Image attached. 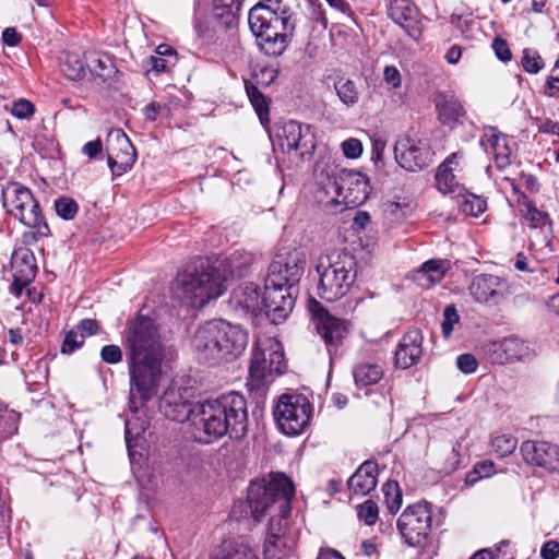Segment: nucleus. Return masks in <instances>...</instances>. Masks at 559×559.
<instances>
[{"label":"nucleus","instance_id":"obj_1","mask_svg":"<svg viewBox=\"0 0 559 559\" xmlns=\"http://www.w3.org/2000/svg\"><path fill=\"white\" fill-rule=\"evenodd\" d=\"M126 341L130 369L129 408L136 413L156 394L162 373L163 346L154 320L143 314L129 322Z\"/></svg>","mask_w":559,"mask_h":559},{"label":"nucleus","instance_id":"obj_2","mask_svg":"<svg viewBox=\"0 0 559 559\" xmlns=\"http://www.w3.org/2000/svg\"><path fill=\"white\" fill-rule=\"evenodd\" d=\"M296 14L283 0H260L249 11L248 23L260 49L280 57L288 47L296 29Z\"/></svg>","mask_w":559,"mask_h":559},{"label":"nucleus","instance_id":"obj_3","mask_svg":"<svg viewBox=\"0 0 559 559\" xmlns=\"http://www.w3.org/2000/svg\"><path fill=\"white\" fill-rule=\"evenodd\" d=\"M294 496L293 480L284 473H271L269 479L251 481L247 496L251 514L257 521L271 514L266 533L271 537H281L282 521L290 513Z\"/></svg>","mask_w":559,"mask_h":559},{"label":"nucleus","instance_id":"obj_4","mask_svg":"<svg viewBox=\"0 0 559 559\" xmlns=\"http://www.w3.org/2000/svg\"><path fill=\"white\" fill-rule=\"evenodd\" d=\"M226 280L210 260L199 258L178 274L173 290L186 306L202 308L211 299L223 295Z\"/></svg>","mask_w":559,"mask_h":559},{"label":"nucleus","instance_id":"obj_5","mask_svg":"<svg viewBox=\"0 0 559 559\" xmlns=\"http://www.w3.org/2000/svg\"><path fill=\"white\" fill-rule=\"evenodd\" d=\"M316 271L319 276L318 295L334 302L346 296L357 278V260L346 249L334 250L318 259Z\"/></svg>","mask_w":559,"mask_h":559},{"label":"nucleus","instance_id":"obj_6","mask_svg":"<svg viewBox=\"0 0 559 559\" xmlns=\"http://www.w3.org/2000/svg\"><path fill=\"white\" fill-rule=\"evenodd\" d=\"M1 197L7 215L34 229V231L23 235L25 243L36 242L39 238L51 236L40 204L29 188L11 181L2 188Z\"/></svg>","mask_w":559,"mask_h":559},{"label":"nucleus","instance_id":"obj_7","mask_svg":"<svg viewBox=\"0 0 559 559\" xmlns=\"http://www.w3.org/2000/svg\"><path fill=\"white\" fill-rule=\"evenodd\" d=\"M284 350L280 342L266 337L259 340L252 350L248 385L259 390L286 371Z\"/></svg>","mask_w":559,"mask_h":559},{"label":"nucleus","instance_id":"obj_8","mask_svg":"<svg viewBox=\"0 0 559 559\" xmlns=\"http://www.w3.org/2000/svg\"><path fill=\"white\" fill-rule=\"evenodd\" d=\"M278 429L287 436H298L310 425L312 405L302 394H282L274 408Z\"/></svg>","mask_w":559,"mask_h":559},{"label":"nucleus","instance_id":"obj_9","mask_svg":"<svg viewBox=\"0 0 559 559\" xmlns=\"http://www.w3.org/2000/svg\"><path fill=\"white\" fill-rule=\"evenodd\" d=\"M308 309L312 316L314 329L324 342L331 358L340 355L349 334V322L332 316L319 301L312 298L308 302Z\"/></svg>","mask_w":559,"mask_h":559},{"label":"nucleus","instance_id":"obj_10","mask_svg":"<svg viewBox=\"0 0 559 559\" xmlns=\"http://www.w3.org/2000/svg\"><path fill=\"white\" fill-rule=\"evenodd\" d=\"M397 530L408 546H423L431 530L430 504L424 502L407 507L397 520Z\"/></svg>","mask_w":559,"mask_h":559},{"label":"nucleus","instance_id":"obj_11","mask_svg":"<svg viewBox=\"0 0 559 559\" xmlns=\"http://www.w3.org/2000/svg\"><path fill=\"white\" fill-rule=\"evenodd\" d=\"M305 265V258L299 251L278 252L270 263L264 281L270 287L273 285L296 287L304 274Z\"/></svg>","mask_w":559,"mask_h":559},{"label":"nucleus","instance_id":"obj_12","mask_svg":"<svg viewBox=\"0 0 559 559\" xmlns=\"http://www.w3.org/2000/svg\"><path fill=\"white\" fill-rule=\"evenodd\" d=\"M190 412L197 430L204 435L201 438L204 443H212L229 436L228 424H226L228 420L225 421L221 416L214 399L197 403Z\"/></svg>","mask_w":559,"mask_h":559},{"label":"nucleus","instance_id":"obj_13","mask_svg":"<svg viewBox=\"0 0 559 559\" xmlns=\"http://www.w3.org/2000/svg\"><path fill=\"white\" fill-rule=\"evenodd\" d=\"M325 190L336 197L344 195L347 204H361L369 195L370 186L365 175L343 169L338 177H329Z\"/></svg>","mask_w":559,"mask_h":559},{"label":"nucleus","instance_id":"obj_14","mask_svg":"<svg viewBox=\"0 0 559 559\" xmlns=\"http://www.w3.org/2000/svg\"><path fill=\"white\" fill-rule=\"evenodd\" d=\"M221 416L228 420L229 438L241 439L248 431V407L245 396L231 391L214 399Z\"/></svg>","mask_w":559,"mask_h":559},{"label":"nucleus","instance_id":"obj_15","mask_svg":"<svg viewBox=\"0 0 559 559\" xmlns=\"http://www.w3.org/2000/svg\"><path fill=\"white\" fill-rule=\"evenodd\" d=\"M296 287L273 285L270 287L264 281L262 296V312L274 323L283 322L295 307Z\"/></svg>","mask_w":559,"mask_h":559},{"label":"nucleus","instance_id":"obj_16","mask_svg":"<svg viewBox=\"0 0 559 559\" xmlns=\"http://www.w3.org/2000/svg\"><path fill=\"white\" fill-rule=\"evenodd\" d=\"M107 163L114 177L126 174L133 166L136 153L121 129L110 130L107 138Z\"/></svg>","mask_w":559,"mask_h":559},{"label":"nucleus","instance_id":"obj_17","mask_svg":"<svg viewBox=\"0 0 559 559\" xmlns=\"http://www.w3.org/2000/svg\"><path fill=\"white\" fill-rule=\"evenodd\" d=\"M480 350L487 361L493 365L524 360L532 355L528 343L516 336L488 341L481 345Z\"/></svg>","mask_w":559,"mask_h":559},{"label":"nucleus","instance_id":"obj_18","mask_svg":"<svg viewBox=\"0 0 559 559\" xmlns=\"http://www.w3.org/2000/svg\"><path fill=\"white\" fill-rule=\"evenodd\" d=\"M394 157L396 163L408 171L421 170L432 162L428 144L411 136H402L396 141Z\"/></svg>","mask_w":559,"mask_h":559},{"label":"nucleus","instance_id":"obj_19","mask_svg":"<svg viewBox=\"0 0 559 559\" xmlns=\"http://www.w3.org/2000/svg\"><path fill=\"white\" fill-rule=\"evenodd\" d=\"M284 152H295L297 156L312 155L316 148L314 134L310 126H304L295 120L284 122L278 134Z\"/></svg>","mask_w":559,"mask_h":559},{"label":"nucleus","instance_id":"obj_20","mask_svg":"<svg viewBox=\"0 0 559 559\" xmlns=\"http://www.w3.org/2000/svg\"><path fill=\"white\" fill-rule=\"evenodd\" d=\"M192 346L197 359L202 364L218 365L224 361L215 320L201 325L193 337Z\"/></svg>","mask_w":559,"mask_h":559},{"label":"nucleus","instance_id":"obj_21","mask_svg":"<svg viewBox=\"0 0 559 559\" xmlns=\"http://www.w3.org/2000/svg\"><path fill=\"white\" fill-rule=\"evenodd\" d=\"M468 289L476 302L487 306L500 305L508 294L504 280L492 274L476 275Z\"/></svg>","mask_w":559,"mask_h":559},{"label":"nucleus","instance_id":"obj_22","mask_svg":"<svg viewBox=\"0 0 559 559\" xmlns=\"http://www.w3.org/2000/svg\"><path fill=\"white\" fill-rule=\"evenodd\" d=\"M523 460L531 465L559 472V447L546 441L526 440L521 444Z\"/></svg>","mask_w":559,"mask_h":559},{"label":"nucleus","instance_id":"obj_23","mask_svg":"<svg viewBox=\"0 0 559 559\" xmlns=\"http://www.w3.org/2000/svg\"><path fill=\"white\" fill-rule=\"evenodd\" d=\"M388 15L400 25L405 33L414 40L421 37V24L419 11L412 0H391L388 5Z\"/></svg>","mask_w":559,"mask_h":559},{"label":"nucleus","instance_id":"obj_24","mask_svg":"<svg viewBox=\"0 0 559 559\" xmlns=\"http://www.w3.org/2000/svg\"><path fill=\"white\" fill-rule=\"evenodd\" d=\"M215 324L224 361L236 359L246 349L248 333L239 325L230 324L225 320H215Z\"/></svg>","mask_w":559,"mask_h":559},{"label":"nucleus","instance_id":"obj_25","mask_svg":"<svg viewBox=\"0 0 559 559\" xmlns=\"http://www.w3.org/2000/svg\"><path fill=\"white\" fill-rule=\"evenodd\" d=\"M229 308L238 317H257L262 312V297L254 283H242L237 286L228 300Z\"/></svg>","mask_w":559,"mask_h":559},{"label":"nucleus","instance_id":"obj_26","mask_svg":"<svg viewBox=\"0 0 559 559\" xmlns=\"http://www.w3.org/2000/svg\"><path fill=\"white\" fill-rule=\"evenodd\" d=\"M424 335L420 330H408L399 341L395 353L394 364L400 369H408L417 365L424 354Z\"/></svg>","mask_w":559,"mask_h":559},{"label":"nucleus","instance_id":"obj_27","mask_svg":"<svg viewBox=\"0 0 559 559\" xmlns=\"http://www.w3.org/2000/svg\"><path fill=\"white\" fill-rule=\"evenodd\" d=\"M512 140L495 127H488L480 139V145L487 154L492 155L498 169L502 170L511 164Z\"/></svg>","mask_w":559,"mask_h":559},{"label":"nucleus","instance_id":"obj_28","mask_svg":"<svg viewBox=\"0 0 559 559\" xmlns=\"http://www.w3.org/2000/svg\"><path fill=\"white\" fill-rule=\"evenodd\" d=\"M378 464L373 461L364 462L347 481L348 490L358 496H366L378 483Z\"/></svg>","mask_w":559,"mask_h":559},{"label":"nucleus","instance_id":"obj_29","mask_svg":"<svg viewBox=\"0 0 559 559\" xmlns=\"http://www.w3.org/2000/svg\"><path fill=\"white\" fill-rule=\"evenodd\" d=\"M433 103L443 124L459 122L465 115L463 105L453 94L439 92L435 95Z\"/></svg>","mask_w":559,"mask_h":559},{"label":"nucleus","instance_id":"obj_30","mask_svg":"<svg viewBox=\"0 0 559 559\" xmlns=\"http://www.w3.org/2000/svg\"><path fill=\"white\" fill-rule=\"evenodd\" d=\"M11 270L13 276H17L21 283H31L37 273L36 259L28 248H19L11 257Z\"/></svg>","mask_w":559,"mask_h":559},{"label":"nucleus","instance_id":"obj_31","mask_svg":"<svg viewBox=\"0 0 559 559\" xmlns=\"http://www.w3.org/2000/svg\"><path fill=\"white\" fill-rule=\"evenodd\" d=\"M241 7L242 0H214L213 16L225 27H231L236 24Z\"/></svg>","mask_w":559,"mask_h":559},{"label":"nucleus","instance_id":"obj_32","mask_svg":"<svg viewBox=\"0 0 559 559\" xmlns=\"http://www.w3.org/2000/svg\"><path fill=\"white\" fill-rule=\"evenodd\" d=\"M86 66L95 76L102 80V82H107L116 73L114 61L108 55L92 52L86 56Z\"/></svg>","mask_w":559,"mask_h":559},{"label":"nucleus","instance_id":"obj_33","mask_svg":"<svg viewBox=\"0 0 559 559\" xmlns=\"http://www.w3.org/2000/svg\"><path fill=\"white\" fill-rule=\"evenodd\" d=\"M353 377L357 386H370L382 379L383 369L378 364L360 362L354 367Z\"/></svg>","mask_w":559,"mask_h":559},{"label":"nucleus","instance_id":"obj_34","mask_svg":"<svg viewBox=\"0 0 559 559\" xmlns=\"http://www.w3.org/2000/svg\"><path fill=\"white\" fill-rule=\"evenodd\" d=\"M448 270V262L444 260H429L425 262L416 273L417 281L420 282L421 285L423 280L427 281V285H433L442 281Z\"/></svg>","mask_w":559,"mask_h":559},{"label":"nucleus","instance_id":"obj_35","mask_svg":"<svg viewBox=\"0 0 559 559\" xmlns=\"http://www.w3.org/2000/svg\"><path fill=\"white\" fill-rule=\"evenodd\" d=\"M246 92L262 124L270 121V99L252 83L246 82Z\"/></svg>","mask_w":559,"mask_h":559},{"label":"nucleus","instance_id":"obj_36","mask_svg":"<svg viewBox=\"0 0 559 559\" xmlns=\"http://www.w3.org/2000/svg\"><path fill=\"white\" fill-rule=\"evenodd\" d=\"M454 156H448L438 167L436 174V182L439 191L442 193H452L459 189V182L454 175V171L447 169L449 164H452Z\"/></svg>","mask_w":559,"mask_h":559},{"label":"nucleus","instance_id":"obj_37","mask_svg":"<svg viewBox=\"0 0 559 559\" xmlns=\"http://www.w3.org/2000/svg\"><path fill=\"white\" fill-rule=\"evenodd\" d=\"M212 559H259L257 552L246 544L223 547Z\"/></svg>","mask_w":559,"mask_h":559},{"label":"nucleus","instance_id":"obj_38","mask_svg":"<svg viewBox=\"0 0 559 559\" xmlns=\"http://www.w3.org/2000/svg\"><path fill=\"white\" fill-rule=\"evenodd\" d=\"M212 559H259L257 552L246 544L223 547Z\"/></svg>","mask_w":559,"mask_h":559},{"label":"nucleus","instance_id":"obj_39","mask_svg":"<svg viewBox=\"0 0 559 559\" xmlns=\"http://www.w3.org/2000/svg\"><path fill=\"white\" fill-rule=\"evenodd\" d=\"M334 88L341 102L346 106H353L358 103L359 92L354 81L340 79L334 83Z\"/></svg>","mask_w":559,"mask_h":559},{"label":"nucleus","instance_id":"obj_40","mask_svg":"<svg viewBox=\"0 0 559 559\" xmlns=\"http://www.w3.org/2000/svg\"><path fill=\"white\" fill-rule=\"evenodd\" d=\"M252 261V254L236 251L226 260V269H228L230 276H242Z\"/></svg>","mask_w":559,"mask_h":559},{"label":"nucleus","instance_id":"obj_41","mask_svg":"<svg viewBox=\"0 0 559 559\" xmlns=\"http://www.w3.org/2000/svg\"><path fill=\"white\" fill-rule=\"evenodd\" d=\"M385 503L391 514H395L402 506V492L397 481L388 480L383 487Z\"/></svg>","mask_w":559,"mask_h":559},{"label":"nucleus","instance_id":"obj_42","mask_svg":"<svg viewBox=\"0 0 559 559\" xmlns=\"http://www.w3.org/2000/svg\"><path fill=\"white\" fill-rule=\"evenodd\" d=\"M86 62L75 53H67L62 63V72L70 80H80L85 72Z\"/></svg>","mask_w":559,"mask_h":559},{"label":"nucleus","instance_id":"obj_43","mask_svg":"<svg viewBox=\"0 0 559 559\" xmlns=\"http://www.w3.org/2000/svg\"><path fill=\"white\" fill-rule=\"evenodd\" d=\"M53 207L57 215L64 221H72L79 212L78 202L70 197L62 195L55 200Z\"/></svg>","mask_w":559,"mask_h":559},{"label":"nucleus","instance_id":"obj_44","mask_svg":"<svg viewBox=\"0 0 559 559\" xmlns=\"http://www.w3.org/2000/svg\"><path fill=\"white\" fill-rule=\"evenodd\" d=\"M523 206V216L531 223L533 227H544L550 224L548 214L537 210L532 202H524Z\"/></svg>","mask_w":559,"mask_h":559},{"label":"nucleus","instance_id":"obj_45","mask_svg":"<svg viewBox=\"0 0 559 559\" xmlns=\"http://www.w3.org/2000/svg\"><path fill=\"white\" fill-rule=\"evenodd\" d=\"M518 440L510 435L498 436L492 440V449L498 456L504 457L514 452Z\"/></svg>","mask_w":559,"mask_h":559},{"label":"nucleus","instance_id":"obj_46","mask_svg":"<svg viewBox=\"0 0 559 559\" xmlns=\"http://www.w3.org/2000/svg\"><path fill=\"white\" fill-rule=\"evenodd\" d=\"M522 66L525 72L536 74L544 68V61L536 50L525 48L523 50Z\"/></svg>","mask_w":559,"mask_h":559},{"label":"nucleus","instance_id":"obj_47","mask_svg":"<svg viewBox=\"0 0 559 559\" xmlns=\"http://www.w3.org/2000/svg\"><path fill=\"white\" fill-rule=\"evenodd\" d=\"M487 209L486 201L475 194L467 195L461 204V210L466 215L478 216Z\"/></svg>","mask_w":559,"mask_h":559},{"label":"nucleus","instance_id":"obj_48","mask_svg":"<svg viewBox=\"0 0 559 559\" xmlns=\"http://www.w3.org/2000/svg\"><path fill=\"white\" fill-rule=\"evenodd\" d=\"M379 515V509L374 501L366 500L358 507V518L362 520L367 525H373Z\"/></svg>","mask_w":559,"mask_h":559},{"label":"nucleus","instance_id":"obj_49","mask_svg":"<svg viewBox=\"0 0 559 559\" xmlns=\"http://www.w3.org/2000/svg\"><path fill=\"white\" fill-rule=\"evenodd\" d=\"M35 112L34 104L25 98H20L13 103L11 114L17 119H29Z\"/></svg>","mask_w":559,"mask_h":559},{"label":"nucleus","instance_id":"obj_50","mask_svg":"<svg viewBox=\"0 0 559 559\" xmlns=\"http://www.w3.org/2000/svg\"><path fill=\"white\" fill-rule=\"evenodd\" d=\"M444 320L441 324L442 334L444 337H450L453 331V325L459 322L460 317L457 314L456 308L454 305H450L445 307L443 312Z\"/></svg>","mask_w":559,"mask_h":559},{"label":"nucleus","instance_id":"obj_51","mask_svg":"<svg viewBox=\"0 0 559 559\" xmlns=\"http://www.w3.org/2000/svg\"><path fill=\"white\" fill-rule=\"evenodd\" d=\"M84 343V337L78 331H70L67 333L61 352L63 354H72L79 349Z\"/></svg>","mask_w":559,"mask_h":559},{"label":"nucleus","instance_id":"obj_52","mask_svg":"<svg viewBox=\"0 0 559 559\" xmlns=\"http://www.w3.org/2000/svg\"><path fill=\"white\" fill-rule=\"evenodd\" d=\"M163 46H159L157 49L156 56H151L148 58L147 64L151 66V69L154 70L157 73L165 72L168 70V61L163 57L165 53L173 55V50L166 49L165 51H162Z\"/></svg>","mask_w":559,"mask_h":559},{"label":"nucleus","instance_id":"obj_53","mask_svg":"<svg viewBox=\"0 0 559 559\" xmlns=\"http://www.w3.org/2000/svg\"><path fill=\"white\" fill-rule=\"evenodd\" d=\"M102 360L109 365H115L121 361L122 350L118 345H106L100 350Z\"/></svg>","mask_w":559,"mask_h":559},{"label":"nucleus","instance_id":"obj_54","mask_svg":"<svg viewBox=\"0 0 559 559\" xmlns=\"http://www.w3.org/2000/svg\"><path fill=\"white\" fill-rule=\"evenodd\" d=\"M456 366L463 373H473L476 371L478 362L472 354H461L456 358Z\"/></svg>","mask_w":559,"mask_h":559},{"label":"nucleus","instance_id":"obj_55","mask_svg":"<svg viewBox=\"0 0 559 559\" xmlns=\"http://www.w3.org/2000/svg\"><path fill=\"white\" fill-rule=\"evenodd\" d=\"M343 153L348 158H357L362 153L361 142L357 139H348L342 144Z\"/></svg>","mask_w":559,"mask_h":559},{"label":"nucleus","instance_id":"obj_56","mask_svg":"<svg viewBox=\"0 0 559 559\" xmlns=\"http://www.w3.org/2000/svg\"><path fill=\"white\" fill-rule=\"evenodd\" d=\"M78 332L85 338L86 336H92L98 333L99 324L94 319H83L78 325Z\"/></svg>","mask_w":559,"mask_h":559},{"label":"nucleus","instance_id":"obj_57","mask_svg":"<svg viewBox=\"0 0 559 559\" xmlns=\"http://www.w3.org/2000/svg\"><path fill=\"white\" fill-rule=\"evenodd\" d=\"M492 48L497 58L501 61H509L512 58V53L509 49L507 41L502 38H495L492 41Z\"/></svg>","mask_w":559,"mask_h":559},{"label":"nucleus","instance_id":"obj_58","mask_svg":"<svg viewBox=\"0 0 559 559\" xmlns=\"http://www.w3.org/2000/svg\"><path fill=\"white\" fill-rule=\"evenodd\" d=\"M543 559H557L559 557V542L548 540L540 548Z\"/></svg>","mask_w":559,"mask_h":559},{"label":"nucleus","instance_id":"obj_59","mask_svg":"<svg viewBox=\"0 0 559 559\" xmlns=\"http://www.w3.org/2000/svg\"><path fill=\"white\" fill-rule=\"evenodd\" d=\"M384 81L390 84L393 88L400 87L401 74L397 68L393 66H386L383 71Z\"/></svg>","mask_w":559,"mask_h":559},{"label":"nucleus","instance_id":"obj_60","mask_svg":"<svg viewBox=\"0 0 559 559\" xmlns=\"http://www.w3.org/2000/svg\"><path fill=\"white\" fill-rule=\"evenodd\" d=\"M21 35L14 27H7L2 33V40L7 46L14 47L21 41Z\"/></svg>","mask_w":559,"mask_h":559},{"label":"nucleus","instance_id":"obj_61","mask_svg":"<svg viewBox=\"0 0 559 559\" xmlns=\"http://www.w3.org/2000/svg\"><path fill=\"white\" fill-rule=\"evenodd\" d=\"M326 2L334 8L335 10L340 11L343 15L354 21V14L350 9V5L345 0H326Z\"/></svg>","mask_w":559,"mask_h":559},{"label":"nucleus","instance_id":"obj_62","mask_svg":"<svg viewBox=\"0 0 559 559\" xmlns=\"http://www.w3.org/2000/svg\"><path fill=\"white\" fill-rule=\"evenodd\" d=\"M492 549L495 555H499V559H513V551L510 549L509 540H501Z\"/></svg>","mask_w":559,"mask_h":559},{"label":"nucleus","instance_id":"obj_63","mask_svg":"<svg viewBox=\"0 0 559 559\" xmlns=\"http://www.w3.org/2000/svg\"><path fill=\"white\" fill-rule=\"evenodd\" d=\"M102 141L99 139H96L94 141L87 142L83 146V153L87 155L90 158H95L102 152Z\"/></svg>","mask_w":559,"mask_h":559},{"label":"nucleus","instance_id":"obj_64","mask_svg":"<svg viewBox=\"0 0 559 559\" xmlns=\"http://www.w3.org/2000/svg\"><path fill=\"white\" fill-rule=\"evenodd\" d=\"M559 91V78L549 76L546 81L545 85V95L548 97H555L556 93Z\"/></svg>","mask_w":559,"mask_h":559}]
</instances>
